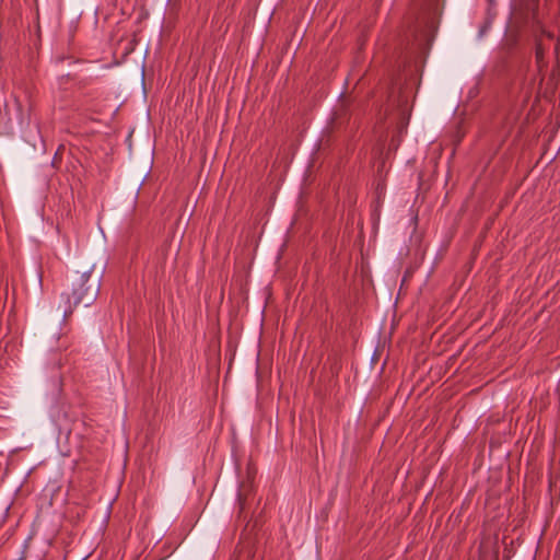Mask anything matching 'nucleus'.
Segmentation results:
<instances>
[{"label": "nucleus", "mask_w": 560, "mask_h": 560, "mask_svg": "<svg viewBox=\"0 0 560 560\" xmlns=\"http://www.w3.org/2000/svg\"><path fill=\"white\" fill-rule=\"evenodd\" d=\"M546 34V37L549 42L553 40V35L551 33H545Z\"/></svg>", "instance_id": "4"}, {"label": "nucleus", "mask_w": 560, "mask_h": 560, "mask_svg": "<svg viewBox=\"0 0 560 560\" xmlns=\"http://www.w3.org/2000/svg\"><path fill=\"white\" fill-rule=\"evenodd\" d=\"M550 45L545 42L542 37H539L536 42V51H535V58H536V65L539 74H542L544 70L547 67V61L545 60L546 51L549 49Z\"/></svg>", "instance_id": "2"}, {"label": "nucleus", "mask_w": 560, "mask_h": 560, "mask_svg": "<svg viewBox=\"0 0 560 560\" xmlns=\"http://www.w3.org/2000/svg\"><path fill=\"white\" fill-rule=\"evenodd\" d=\"M90 272H74L71 277V288L69 292H63L62 296L66 298V306L63 307V317L72 314L74 307L79 304L84 306L91 305L100 291L98 281L90 283Z\"/></svg>", "instance_id": "1"}, {"label": "nucleus", "mask_w": 560, "mask_h": 560, "mask_svg": "<svg viewBox=\"0 0 560 560\" xmlns=\"http://www.w3.org/2000/svg\"><path fill=\"white\" fill-rule=\"evenodd\" d=\"M15 105L18 107V110H21V103L19 100L15 98Z\"/></svg>", "instance_id": "5"}, {"label": "nucleus", "mask_w": 560, "mask_h": 560, "mask_svg": "<svg viewBox=\"0 0 560 560\" xmlns=\"http://www.w3.org/2000/svg\"><path fill=\"white\" fill-rule=\"evenodd\" d=\"M556 68L551 73V80L556 81L560 75V39L555 44Z\"/></svg>", "instance_id": "3"}]
</instances>
